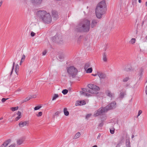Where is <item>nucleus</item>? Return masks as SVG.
I'll return each instance as SVG.
<instances>
[{"mask_svg": "<svg viewBox=\"0 0 147 147\" xmlns=\"http://www.w3.org/2000/svg\"><path fill=\"white\" fill-rule=\"evenodd\" d=\"M22 116H19V115H18V116L15 118L16 120V121H18V120Z\"/></svg>", "mask_w": 147, "mask_h": 147, "instance_id": "37998d69", "label": "nucleus"}, {"mask_svg": "<svg viewBox=\"0 0 147 147\" xmlns=\"http://www.w3.org/2000/svg\"><path fill=\"white\" fill-rule=\"evenodd\" d=\"M60 113V112L59 111H57L53 115V117H55V116H59V114Z\"/></svg>", "mask_w": 147, "mask_h": 147, "instance_id": "e433bc0d", "label": "nucleus"}, {"mask_svg": "<svg viewBox=\"0 0 147 147\" xmlns=\"http://www.w3.org/2000/svg\"><path fill=\"white\" fill-rule=\"evenodd\" d=\"M35 34V33L33 32H32L31 33V35L32 36H34Z\"/></svg>", "mask_w": 147, "mask_h": 147, "instance_id": "de8ad7c7", "label": "nucleus"}, {"mask_svg": "<svg viewBox=\"0 0 147 147\" xmlns=\"http://www.w3.org/2000/svg\"><path fill=\"white\" fill-rule=\"evenodd\" d=\"M143 69L142 68H141L139 69L138 75L140 77H141L142 75V72L143 71Z\"/></svg>", "mask_w": 147, "mask_h": 147, "instance_id": "f3484780", "label": "nucleus"}, {"mask_svg": "<svg viewBox=\"0 0 147 147\" xmlns=\"http://www.w3.org/2000/svg\"><path fill=\"white\" fill-rule=\"evenodd\" d=\"M88 87L89 88L90 93L95 94L98 93L100 88L98 86L92 84H89L88 85Z\"/></svg>", "mask_w": 147, "mask_h": 147, "instance_id": "20e7f679", "label": "nucleus"}, {"mask_svg": "<svg viewBox=\"0 0 147 147\" xmlns=\"http://www.w3.org/2000/svg\"><path fill=\"white\" fill-rule=\"evenodd\" d=\"M15 65V63L14 62H13V66H12V70H11V71L10 73V76H11V75L12 73V72H13V71L14 67Z\"/></svg>", "mask_w": 147, "mask_h": 147, "instance_id": "473e14b6", "label": "nucleus"}, {"mask_svg": "<svg viewBox=\"0 0 147 147\" xmlns=\"http://www.w3.org/2000/svg\"><path fill=\"white\" fill-rule=\"evenodd\" d=\"M21 90L20 89H18L17 90V91H19H19H21Z\"/></svg>", "mask_w": 147, "mask_h": 147, "instance_id": "13d9d810", "label": "nucleus"}, {"mask_svg": "<svg viewBox=\"0 0 147 147\" xmlns=\"http://www.w3.org/2000/svg\"><path fill=\"white\" fill-rule=\"evenodd\" d=\"M16 144L15 143H13L10 145L8 147H15Z\"/></svg>", "mask_w": 147, "mask_h": 147, "instance_id": "58836bf2", "label": "nucleus"}, {"mask_svg": "<svg viewBox=\"0 0 147 147\" xmlns=\"http://www.w3.org/2000/svg\"><path fill=\"white\" fill-rule=\"evenodd\" d=\"M132 4H134L135 3H136L137 0H132Z\"/></svg>", "mask_w": 147, "mask_h": 147, "instance_id": "3c124183", "label": "nucleus"}, {"mask_svg": "<svg viewBox=\"0 0 147 147\" xmlns=\"http://www.w3.org/2000/svg\"><path fill=\"white\" fill-rule=\"evenodd\" d=\"M129 78L128 77H126L123 80V82H127L129 80Z\"/></svg>", "mask_w": 147, "mask_h": 147, "instance_id": "72a5a7b5", "label": "nucleus"}, {"mask_svg": "<svg viewBox=\"0 0 147 147\" xmlns=\"http://www.w3.org/2000/svg\"><path fill=\"white\" fill-rule=\"evenodd\" d=\"M53 41L58 44H62L63 40L61 35L60 34H56L52 38Z\"/></svg>", "mask_w": 147, "mask_h": 147, "instance_id": "423d86ee", "label": "nucleus"}, {"mask_svg": "<svg viewBox=\"0 0 147 147\" xmlns=\"http://www.w3.org/2000/svg\"><path fill=\"white\" fill-rule=\"evenodd\" d=\"M105 94L107 96L111 98L114 96V94L112 93L111 91L109 90H107L106 91Z\"/></svg>", "mask_w": 147, "mask_h": 147, "instance_id": "9d476101", "label": "nucleus"}, {"mask_svg": "<svg viewBox=\"0 0 147 147\" xmlns=\"http://www.w3.org/2000/svg\"><path fill=\"white\" fill-rule=\"evenodd\" d=\"M132 69L131 67H129L128 66L125 68V70L126 71H130Z\"/></svg>", "mask_w": 147, "mask_h": 147, "instance_id": "5701e85b", "label": "nucleus"}, {"mask_svg": "<svg viewBox=\"0 0 147 147\" xmlns=\"http://www.w3.org/2000/svg\"><path fill=\"white\" fill-rule=\"evenodd\" d=\"M82 90L83 91L88 92L89 93V88H82Z\"/></svg>", "mask_w": 147, "mask_h": 147, "instance_id": "bb28decb", "label": "nucleus"}, {"mask_svg": "<svg viewBox=\"0 0 147 147\" xmlns=\"http://www.w3.org/2000/svg\"><path fill=\"white\" fill-rule=\"evenodd\" d=\"M59 96L58 94H54L52 98V100H55Z\"/></svg>", "mask_w": 147, "mask_h": 147, "instance_id": "c85d7f7f", "label": "nucleus"}, {"mask_svg": "<svg viewBox=\"0 0 147 147\" xmlns=\"http://www.w3.org/2000/svg\"><path fill=\"white\" fill-rule=\"evenodd\" d=\"M114 130H115V129H114L113 130H111V129H110V133L111 134H114Z\"/></svg>", "mask_w": 147, "mask_h": 147, "instance_id": "c03bdc74", "label": "nucleus"}, {"mask_svg": "<svg viewBox=\"0 0 147 147\" xmlns=\"http://www.w3.org/2000/svg\"><path fill=\"white\" fill-rule=\"evenodd\" d=\"M42 115V112H39L38 114L36 115L37 117L41 116Z\"/></svg>", "mask_w": 147, "mask_h": 147, "instance_id": "a19ab883", "label": "nucleus"}, {"mask_svg": "<svg viewBox=\"0 0 147 147\" xmlns=\"http://www.w3.org/2000/svg\"><path fill=\"white\" fill-rule=\"evenodd\" d=\"M98 21L96 20H92L91 23H90V25L92 28H93L95 27L98 23Z\"/></svg>", "mask_w": 147, "mask_h": 147, "instance_id": "ddd939ff", "label": "nucleus"}, {"mask_svg": "<svg viewBox=\"0 0 147 147\" xmlns=\"http://www.w3.org/2000/svg\"><path fill=\"white\" fill-rule=\"evenodd\" d=\"M92 67H90V68H88L87 71H86V72L87 73H91L92 72Z\"/></svg>", "mask_w": 147, "mask_h": 147, "instance_id": "393cba45", "label": "nucleus"}, {"mask_svg": "<svg viewBox=\"0 0 147 147\" xmlns=\"http://www.w3.org/2000/svg\"><path fill=\"white\" fill-rule=\"evenodd\" d=\"M116 102L115 101H114L109 104L105 107V109L106 110H107V112L109 110L115 109L116 107Z\"/></svg>", "mask_w": 147, "mask_h": 147, "instance_id": "6e6552de", "label": "nucleus"}, {"mask_svg": "<svg viewBox=\"0 0 147 147\" xmlns=\"http://www.w3.org/2000/svg\"><path fill=\"white\" fill-rule=\"evenodd\" d=\"M91 115V114H88L86 116V118L87 119L89 118Z\"/></svg>", "mask_w": 147, "mask_h": 147, "instance_id": "09e8293b", "label": "nucleus"}, {"mask_svg": "<svg viewBox=\"0 0 147 147\" xmlns=\"http://www.w3.org/2000/svg\"><path fill=\"white\" fill-rule=\"evenodd\" d=\"M141 0H139L138 2L139 3H141Z\"/></svg>", "mask_w": 147, "mask_h": 147, "instance_id": "bf43d9fd", "label": "nucleus"}, {"mask_svg": "<svg viewBox=\"0 0 147 147\" xmlns=\"http://www.w3.org/2000/svg\"><path fill=\"white\" fill-rule=\"evenodd\" d=\"M37 16L40 20L45 24H49L51 22V17L49 14L45 11H39L37 13Z\"/></svg>", "mask_w": 147, "mask_h": 147, "instance_id": "7ed1b4c3", "label": "nucleus"}, {"mask_svg": "<svg viewBox=\"0 0 147 147\" xmlns=\"http://www.w3.org/2000/svg\"><path fill=\"white\" fill-rule=\"evenodd\" d=\"M102 59L105 62H106L107 61V54L106 53H104L103 54Z\"/></svg>", "mask_w": 147, "mask_h": 147, "instance_id": "2eb2a0df", "label": "nucleus"}, {"mask_svg": "<svg viewBox=\"0 0 147 147\" xmlns=\"http://www.w3.org/2000/svg\"><path fill=\"white\" fill-rule=\"evenodd\" d=\"M3 119V118L2 117L0 118V120H1L2 119Z\"/></svg>", "mask_w": 147, "mask_h": 147, "instance_id": "69168bd1", "label": "nucleus"}, {"mask_svg": "<svg viewBox=\"0 0 147 147\" xmlns=\"http://www.w3.org/2000/svg\"><path fill=\"white\" fill-rule=\"evenodd\" d=\"M32 3H40L42 1V0H31Z\"/></svg>", "mask_w": 147, "mask_h": 147, "instance_id": "6ab92c4d", "label": "nucleus"}, {"mask_svg": "<svg viewBox=\"0 0 147 147\" xmlns=\"http://www.w3.org/2000/svg\"><path fill=\"white\" fill-rule=\"evenodd\" d=\"M146 40H147V36L146 37Z\"/></svg>", "mask_w": 147, "mask_h": 147, "instance_id": "338daca9", "label": "nucleus"}, {"mask_svg": "<svg viewBox=\"0 0 147 147\" xmlns=\"http://www.w3.org/2000/svg\"><path fill=\"white\" fill-rule=\"evenodd\" d=\"M42 107L41 106H37L36 107L34 108V110H37L39 109L40 108Z\"/></svg>", "mask_w": 147, "mask_h": 147, "instance_id": "f704fd0d", "label": "nucleus"}, {"mask_svg": "<svg viewBox=\"0 0 147 147\" xmlns=\"http://www.w3.org/2000/svg\"><path fill=\"white\" fill-rule=\"evenodd\" d=\"M102 124L101 123H100V124H99V126H102Z\"/></svg>", "mask_w": 147, "mask_h": 147, "instance_id": "052dcab7", "label": "nucleus"}, {"mask_svg": "<svg viewBox=\"0 0 147 147\" xmlns=\"http://www.w3.org/2000/svg\"><path fill=\"white\" fill-rule=\"evenodd\" d=\"M19 69V66L18 64H16L15 66V71L17 75V72H18Z\"/></svg>", "mask_w": 147, "mask_h": 147, "instance_id": "aec40b11", "label": "nucleus"}, {"mask_svg": "<svg viewBox=\"0 0 147 147\" xmlns=\"http://www.w3.org/2000/svg\"><path fill=\"white\" fill-rule=\"evenodd\" d=\"M81 135V134L80 132H78L74 136V139H76L78 138H79Z\"/></svg>", "mask_w": 147, "mask_h": 147, "instance_id": "a211bd4d", "label": "nucleus"}, {"mask_svg": "<svg viewBox=\"0 0 147 147\" xmlns=\"http://www.w3.org/2000/svg\"><path fill=\"white\" fill-rule=\"evenodd\" d=\"M145 5H146V6H147V1L146 2Z\"/></svg>", "mask_w": 147, "mask_h": 147, "instance_id": "0e129e2a", "label": "nucleus"}, {"mask_svg": "<svg viewBox=\"0 0 147 147\" xmlns=\"http://www.w3.org/2000/svg\"><path fill=\"white\" fill-rule=\"evenodd\" d=\"M47 53V51L46 50H45L42 53L43 55H46Z\"/></svg>", "mask_w": 147, "mask_h": 147, "instance_id": "49530a36", "label": "nucleus"}, {"mask_svg": "<svg viewBox=\"0 0 147 147\" xmlns=\"http://www.w3.org/2000/svg\"><path fill=\"white\" fill-rule=\"evenodd\" d=\"M134 137V135H132V136H131V138H133Z\"/></svg>", "mask_w": 147, "mask_h": 147, "instance_id": "680f3d73", "label": "nucleus"}, {"mask_svg": "<svg viewBox=\"0 0 147 147\" xmlns=\"http://www.w3.org/2000/svg\"><path fill=\"white\" fill-rule=\"evenodd\" d=\"M83 95L85 96H90V94L85 92L84 93V94Z\"/></svg>", "mask_w": 147, "mask_h": 147, "instance_id": "ea45409f", "label": "nucleus"}, {"mask_svg": "<svg viewBox=\"0 0 147 147\" xmlns=\"http://www.w3.org/2000/svg\"><path fill=\"white\" fill-rule=\"evenodd\" d=\"M52 17L55 20H56L58 18V13L55 10L52 11Z\"/></svg>", "mask_w": 147, "mask_h": 147, "instance_id": "f8f14e48", "label": "nucleus"}, {"mask_svg": "<svg viewBox=\"0 0 147 147\" xmlns=\"http://www.w3.org/2000/svg\"><path fill=\"white\" fill-rule=\"evenodd\" d=\"M97 75V74H92V76H96Z\"/></svg>", "mask_w": 147, "mask_h": 147, "instance_id": "4d7b16f0", "label": "nucleus"}, {"mask_svg": "<svg viewBox=\"0 0 147 147\" xmlns=\"http://www.w3.org/2000/svg\"><path fill=\"white\" fill-rule=\"evenodd\" d=\"M31 99V98L30 97H27L24 100L22 101V102L23 103L25 102H26L29 100Z\"/></svg>", "mask_w": 147, "mask_h": 147, "instance_id": "cd10ccee", "label": "nucleus"}, {"mask_svg": "<svg viewBox=\"0 0 147 147\" xmlns=\"http://www.w3.org/2000/svg\"><path fill=\"white\" fill-rule=\"evenodd\" d=\"M142 113V111L141 110H140L138 113V114L137 116V117H138Z\"/></svg>", "mask_w": 147, "mask_h": 147, "instance_id": "79ce46f5", "label": "nucleus"}, {"mask_svg": "<svg viewBox=\"0 0 147 147\" xmlns=\"http://www.w3.org/2000/svg\"><path fill=\"white\" fill-rule=\"evenodd\" d=\"M106 112H107V110H106L105 107H102L95 112L94 115L95 117L98 116L103 114V113Z\"/></svg>", "mask_w": 147, "mask_h": 147, "instance_id": "0eeeda50", "label": "nucleus"}, {"mask_svg": "<svg viewBox=\"0 0 147 147\" xmlns=\"http://www.w3.org/2000/svg\"><path fill=\"white\" fill-rule=\"evenodd\" d=\"M24 61H23V60H22V59L21 60V61L20 62V65H21V63H22Z\"/></svg>", "mask_w": 147, "mask_h": 147, "instance_id": "6e6d98bb", "label": "nucleus"}, {"mask_svg": "<svg viewBox=\"0 0 147 147\" xmlns=\"http://www.w3.org/2000/svg\"><path fill=\"white\" fill-rule=\"evenodd\" d=\"M80 92L81 94L83 95L84 94V93L85 92H83V91H80Z\"/></svg>", "mask_w": 147, "mask_h": 147, "instance_id": "864d4df0", "label": "nucleus"}, {"mask_svg": "<svg viewBox=\"0 0 147 147\" xmlns=\"http://www.w3.org/2000/svg\"><path fill=\"white\" fill-rule=\"evenodd\" d=\"M97 75L100 79H105L106 77V75L102 72H98Z\"/></svg>", "mask_w": 147, "mask_h": 147, "instance_id": "4468645a", "label": "nucleus"}, {"mask_svg": "<svg viewBox=\"0 0 147 147\" xmlns=\"http://www.w3.org/2000/svg\"><path fill=\"white\" fill-rule=\"evenodd\" d=\"M64 57V54H62L61 55H60L59 57V59L60 61L62 60L63 59Z\"/></svg>", "mask_w": 147, "mask_h": 147, "instance_id": "a878e982", "label": "nucleus"}, {"mask_svg": "<svg viewBox=\"0 0 147 147\" xmlns=\"http://www.w3.org/2000/svg\"><path fill=\"white\" fill-rule=\"evenodd\" d=\"M68 92V91L67 90L64 89L63 90L62 92L65 95Z\"/></svg>", "mask_w": 147, "mask_h": 147, "instance_id": "2f4dec72", "label": "nucleus"}, {"mask_svg": "<svg viewBox=\"0 0 147 147\" xmlns=\"http://www.w3.org/2000/svg\"><path fill=\"white\" fill-rule=\"evenodd\" d=\"M9 98H2L1 100V101L2 102H4L5 101L7 100H8Z\"/></svg>", "mask_w": 147, "mask_h": 147, "instance_id": "4c0bfd02", "label": "nucleus"}, {"mask_svg": "<svg viewBox=\"0 0 147 147\" xmlns=\"http://www.w3.org/2000/svg\"><path fill=\"white\" fill-rule=\"evenodd\" d=\"M136 39L135 38H132L131 40V42L132 44H133L135 42Z\"/></svg>", "mask_w": 147, "mask_h": 147, "instance_id": "c9c22d12", "label": "nucleus"}, {"mask_svg": "<svg viewBox=\"0 0 147 147\" xmlns=\"http://www.w3.org/2000/svg\"><path fill=\"white\" fill-rule=\"evenodd\" d=\"M90 65V64L89 63H86V64L84 66V69H87L88 67H89Z\"/></svg>", "mask_w": 147, "mask_h": 147, "instance_id": "7c9ffc66", "label": "nucleus"}, {"mask_svg": "<svg viewBox=\"0 0 147 147\" xmlns=\"http://www.w3.org/2000/svg\"><path fill=\"white\" fill-rule=\"evenodd\" d=\"M80 104L79 105H84L86 104V102L84 100L81 101H80Z\"/></svg>", "mask_w": 147, "mask_h": 147, "instance_id": "c756f323", "label": "nucleus"}, {"mask_svg": "<svg viewBox=\"0 0 147 147\" xmlns=\"http://www.w3.org/2000/svg\"><path fill=\"white\" fill-rule=\"evenodd\" d=\"M29 123L28 121H21L19 123L18 125L20 127H22L25 126H28Z\"/></svg>", "mask_w": 147, "mask_h": 147, "instance_id": "1a4fd4ad", "label": "nucleus"}, {"mask_svg": "<svg viewBox=\"0 0 147 147\" xmlns=\"http://www.w3.org/2000/svg\"><path fill=\"white\" fill-rule=\"evenodd\" d=\"M25 56L24 55H23L22 56V57L21 59H22V60H23L24 61V59H25Z\"/></svg>", "mask_w": 147, "mask_h": 147, "instance_id": "8fccbe9b", "label": "nucleus"}, {"mask_svg": "<svg viewBox=\"0 0 147 147\" xmlns=\"http://www.w3.org/2000/svg\"><path fill=\"white\" fill-rule=\"evenodd\" d=\"M18 107H12L11 108V110L13 111H15L17 110L18 109Z\"/></svg>", "mask_w": 147, "mask_h": 147, "instance_id": "b1692460", "label": "nucleus"}, {"mask_svg": "<svg viewBox=\"0 0 147 147\" xmlns=\"http://www.w3.org/2000/svg\"><path fill=\"white\" fill-rule=\"evenodd\" d=\"M17 114L18 115H19V116H22L21 113L20 111H18V112L17 113Z\"/></svg>", "mask_w": 147, "mask_h": 147, "instance_id": "a18cd8bd", "label": "nucleus"}, {"mask_svg": "<svg viewBox=\"0 0 147 147\" xmlns=\"http://www.w3.org/2000/svg\"><path fill=\"white\" fill-rule=\"evenodd\" d=\"M67 72L71 78H74L77 74L78 71L77 69L73 66H70L67 69Z\"/></svg>", "mask_w": 147, "mask_h": 147, "instance_id": "39448f33", "label": "nucleus"}, {"mask_svg": "<svg viewBox=\"0 0 147 147\" xmlns=\"http://www.w3.org/2000/svg\"><path fill=\"white\" fill-rule=\"evenodd\" d=\"M146 94H147V86H146Z\"/></svg>", "mask_w": 147, "mask_h": 147, "instance_id": "5fc2aeb1", "label": "nucleus"}, {"mask_svg": "<svg viewBox=\"0 0 147 147\" xmlns=\"http://www.w3.org/2000/svg\"><path fill=\"white\" fill-rule=\"evenodd\" d=\"M63 112L64 115L66 116H68L69 114V113L67 111V109L66 108H65L63 109Z\"/></svg>", "mask_w": 147, "mask_h": 147, "instance_id": "dca6fc26", "label": "nucleus"}, {"mask_svg": "<svg viewBox=\"0 0 147 147\" xmlns=\"http://www.w3.org/2000/svg\"><path fill=\"white\" fill-rule=\"evenodd\" d=\"M92 147H97V146L96 145H94V146H93Z\"/></svg>", "mask_w": 147, "mask_h": 147, "instance_id": "e2e57ef3", "label": "nucleus"}, {"mask_svg": "<svg viewBox=\"0 0 147 147\" xmlns=\"http://www.w3.org/2000/svg\"><path fill=\"white\" fill-rule=\"evenodd\" d=\"M106 5L105 1L103 0L98 3L96 9V17L99 19L102 18L106 10Z\"/></svg>", "mask_w": 147, "mask_h": 147, "instance_id": "f03ea898", "label": "nucleus"}, {"mask_svg": "<svg viewBox=\"0 0 147 147\" xmlns=\"http://www.w3.org/2000/svg\"><path fill=\"white\" fill-rule=\"evenodd\" d=\"M90 27V22L87 19H85L81 21L76 27V32H88Z\"/></svg>", "mask_w": 147, "mask_h": 147, "instance_id": "f257e3e1", "label": "nucleus"}, {"mask_svg": "<svg viewBox=\"0 0 147 147\" xmlns=\"http://www.w3.org/2000/svg\"><path fill=\"white\" fill-rule=\"evenodd\" d=\"M25 140L24 137H22L18 139L16 141L17 144L18 145H20L22 144Z\"/></svg>", "mask_w": 147, "mask_h": 147, "instance_id": "9b49d317", "label": "nucleus"}, {"mask_svg": "<svg viewBox=\"0 0 147 147\" xmlns=\"http://www.w3.org/2000/svg\"><path fill=\"white\" fill-rule=\"evenodd\" d=\"M126 144L127 147H130V142L129 140H126Z\"/></svg>", "mask_w": 147, "mask_h": 147, "instance_id": "4be33fe9", "label": "nucleus"}, {"mask_svg": "<svg viewBox=\"0 0 147 147\" xmlns=\"http://www.w3.org/2000/svg\"><path fill=\"white\" fill-rule=\"evenodd\" d=\"M125 91H121L120 93V97L121 98H123L124 97Z\"/></svg>", "mask_w": 147, "mask_h": 147, "instance_id": "412c9836", "label": "nucleus"}, {"mask_svg": "<svg viewBox=\"0 0 147 147\" xmlns=\"http://www.w3.org/2000/svg\"><path fill=\"white\" fill-rule=\"evenodd\" d=\"M36 96L35 95H33L31 96V97H30L31 98H36Z\"/></svg>", "mask_w": 147, "mask_h": 147, "instance_id": "603ef678", "label": "nucleus"}]
</instances>
